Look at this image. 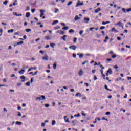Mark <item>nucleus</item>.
Listing matches in <instances>:
<instances>
[{"instance_id":"56","label":"nucleus","mask_w":131,"mask_h":131,"mask_svg":"<svg viewBox=\"0 0 131 131\" xmlns=\"http://www.w3.org/2000/svg\"><path fill=\"white\" fill-rule=\"evenodd\" d=\"M17 17H22V14H17Z\"/></svg>"},{"instance_id":"28","label":"nucleus","mask_w":131,"mask_h":131,"mask_svg":"<svg viewBox=\"0 0 131 131\" xmlns=\"http://www.w3.org/2000/svg\"><path fill=\"white\" fill-rule=\"evenodd\" d=\"M26 85L27 86H29L30 85V81H28V82H27V83H26Z\"/></svg>"},{"instance_id":"37","label":"nucleus","mask_w":131,"mask_h":131,"mask_svg":"<svg viewBox=\"0 0 131 131\" xmlns=\"http://www.w3.org/2000/svg\"><path fill=\"white\" fill-rule=\"evenodd\" d=\"M30 10V7H29V6H27L26 11H29Z\"/></svg>"},{"instance_id":"2","label":"nucleus","mask_w":131,"mask_h":131,"mask_svg":"<svg viewBox=\"0 0 131 131\" xmlns=\"http://www.w3.org/2000/svg\"><path fill=\"white\" fill-rule=\"evenodd\" d=\"M46 12V11H45V10L41 9L40 10V17L41 18L42 17V16L45 15V12Z\"/></svg>"},{"instance_id":"34","label":"nucleus","mask_w":131,"mask_h":131,"mask_svg":"<svg viewBox=\"0 0 131 131\" xmlns=\"http://www.w3.org/2000/svg\"><path fill=\"white\" fill-rule=\"evenodd\" d=\"M55 124H56V121L55 120H53L52 121V125H55Z\"/></svg>"},{"instance_id":"50","label":"nucleus","mask_w":131,"mask_h":131,"mask_svg":"<svg viewBox=\"0 0 131 131\" xmlns=\"http://www.w3.org/2000/svg\"><path fill=\"white\" fill-rule=\"evenodd\" d=\"M100 72H101L102 75H103L104 74V71H103V70H100Z\"/></svg>"},{"instance_id":"22","label":"nucleus","mask_w":131,"mask_h":131,"mask_svg":"<svg viewBox=\"0 0 131 131\" xmlns=\"http://www.w3.org/2000/svg\"><path fill=\"white\" fill-rule=\"evenodd\" d=\"M13 32H14V29H11V30H8V33H13Z\"/></svg>"},{"instance_id":"8","label":"nucleus","mask_w":131,"mask_h":131,"mask_svg":"<svg viewBox=\"0 0 131 131\" xmlns=\"http://www.w3.org/2000/svg\"><path fill=\"white\" fill-rule=\"evenodd\" d=\"M24 42L23 41H20V42H18L17 43V45H14V47H16V46H19L20 45H23Z\"/></svg>"},{"instance_id":"49","label":"nucleus","mask_w":131,"mask_h":131,"mask_svg":"<svg viewBox=\"0 0 131 131\" xmlns=\"http://www.w3.org/2000/svg\"><path fill=\"white\" fill-rule=\"evenodd\" d=\"M45 107L46 108H49L50 107V104H45Z\"/></svg>"},{"instance_id":"57","label":"nucleus","mask_w":131,"mask_h":131,"mask_svg":"<svg viewBox=\"0 0 131 131\" xmlns=\"http://www.w3.org/2000/svg\"><path fill=\"white\" fill-rule=\"evenodd\" d=\"M106 115H110V112H107L106 113H105Z\"/></svg>"},{"instance_id":"14","label":"nucleus","mask_w":131,"mask_h":131,"mask_svg":"<svg viewBox=\"0 0 131 131\" xmlns=\"http://www.w3.org/2000/svg\"><path fill=\"white\" fill-rule=\"evenodd\" d=\"M25 72V70H21L19 71V74H21V75L24 74Z\"/></svg>"},{"instance_id":"61","label":"nucleus","mask_w":131,"mask_h":131,"mask_svg":"<svg viewBox=\"0 0 131 131\" xmlns=\"http://www.w3.org/2000/svg\"><path fill=\"white\" fill-rule=\"evenodd\" d=\"M128 80H131V77H127Z\"/></svg>"},{"instance_id":"39","label":"nucleus","mask_w":131,"mask_h":131,"mask_svg":"<svg viewBox=\"0 0 131 131\" xmlns=\"http://www.w3.org/2000/svg\"><path fill=\"white\" fill-rule=\"evenodd\" d=\"M26 32H29L31 31V29H26Z\"/></svg>"},{"instance_id":"16","label":"nucleus","mask_w":131,"mask_h":131,"mask_svg":"<svg viewBox=\"0 0 131 131\" xmlns=\"http://www.w3.org/2000/svg\"><path fill=\"white\" fill-rule=\"evenodd\" d=\"M110 23V21H103L102 22V25H106V24H109Z\"/></svg>"},{"instance_id":"13","label":"nucleus","mask_w":131,"mask_h":131,"mask_svg":"<svg viewBox=\"0 0 131 131\" xmlns=\"http://www.w3.org/2000/svg\"><path fill=\"white\" fill-rule=\"evenodd\" d=\"M66 37H67V35H65L61 37V39H63L64 41H66Z\"/></svg>"},{"instance_id":"43","label":"nucleus","mask_w":131,"mask_h":131,"mask_svg":"<svg viewBox=\"0 0 131 131\" xmlns=\"http://www.w3.org/2000/svg\"><path fill=\"white\" fill-rule=\"evenodd\" d=\"M32 69H33V68L31 67L30 68H29L28 70V72H29L30 71H31V70H32Z\"/></svg>"},{"instance_id":"1","label":"nucleus","mask_w":131,"mask_h":131,"mask_svg":"<svg viewBox=\"0 0 131 131\" xmlns=\"http://www.w3.org/2000/svg\"><path fill=\"white\" fill-rule=\"evenodd\" d=\"M122 11H123L124 13H129V12H131V8H128V9H125V8H122Z\"/></svg>"},{"instance_id":"42","label":"nucleus","mask_w":131,"mask_h":131,"mask_svg":"<svg viewBox=\"0 0 131 131\" xmlns=\"http://www.w3.org/2000/svg\"><path fill=\"white\" fill-rule=\"evenodd\" d=\"M85 63H89L88 61H85L84 62L82 63V65H85Z\"/></svg>"},{"instance_id":"63","label":"nucleus","mask_w":131,"mask_h":131,"mask_svg":"<svg viewBox=\"0 0 131 131\" xmlns=\"http://www.w3.org/2000/svg\"><path fill=\"white\" fill-rule=\"evenodd\" d=\"M73 58H76V54H73Z\"/></svg>"},{"instance_id":"27","label":"nucleus","mask_w":131,"mask_h":131,"mask_svg":"<svg viewBox=\"0 0 131 131\" xmlns=\"http://www.w3.org/2000/svg\"><path fill=\"white\" fill-rule=\"evenodd\" d=\"M76 97H78V96L80 97H81V94H80V93H77L76 94Z\"/></svg>"},{"instance_id":"32","label":"nucleus","mask_w":131,"mask_h":131,"mask_svg":"<svg viewBox=\"0 0 131 131\" xmlns=\"http://www.w3.org/2000/svg\"><path fill=\"white\" fill-rule=\"evenodd\" d=\"M41 100H46V96L42 95L41 96Z\"/></svg>"},{"instance_id":"26","label":"nucleus","mask_w":131,"mask_h":131,"mask_svg":"<svg viewBox=\"0 0 131 131\" xmlns=\"http://www.w3.org/2000/svg\"><path fill=\"white\" fill-rule=\"evenodd\" d=\"M16 124L17 125H21V124H22V122H19V121H17V122H16Z\"/></svg>"},{"instance_id":"17","label":"nucleus","mask_w":131,"mask_h":131,"mask_svg":"<svg viewBox=\"0 0 131 131\" xmlns=\"http://www.w3.org/2000/svg\"><path fill=\"white\" fill-rule=\"evenodd\" d=\"M84 21H85V23H89V21H90V18L85 17L84 18Z\"/></svg>"},{"instance_id":"6","label":"nucleus","mask_w":131,"mask_h":131,"mask_svg":"<svg viewBox=\"0 0 131 131\" xmlns=\"http://www.w3.org/2000/svg\"><path fill=\"white\" fill-rule=\"evenodd\" d=\"M112 31L115 33H117V32H118V30H116L115 28L114 27L112 28Z\"/></svg>"},{"instance_id":"11","label":"nucleus","mask_w":131,"mask_h":131,"mask_svg":"<svg viewBox=\"0 0 131 131\" xmlns=\"http://www.w3.org/2000/svg\"><path fill=\"white\" fill-rule=\"evenodd\" d=\"M78 74L80 76L83 75V71H82V70L81 69L80 70V71L78 73Z\"/></svg>"},{"instance_id":"18","label":"nucleus","mask_w":131,"mask_h":131,"mask_svg":"<svg viewBox=\"0 0 131 131\" xmlns=\"http://www.w3.org/2000/svg\"><path fill=\"white\" fill-rule=\"evenodd\" d=\"M104 88L105 89V90H106V91H110V92H111L112 91V90H110L108 88L107 85H104Z\"/></svg>"},{"instance_id":"15","label":"nucleus","mask_w":131,"mask_h":131,"mask_svg":"<svg viewBox=\"0 0 131 131\" xmlns=\"http://www.w3.org/2000/svg\"><path fill=\"white\" fill-rule=\"evenodd\" d=\"M26 18H29L30 17V12H27L26 14Z\"/></svg>"},{"instance_id":"51","label":"nucleus","mask_w":131,"mask_h":131,"mask_svg":"<svg viewBox=\"0 0 131 131\" xmlns=\"http://www.w3.org/2000/svg\"><path fill=\"white\" fill-rule=\"evenodd\" d=\"M45 125H46V123H42L41 124V126H42V127H45Z\"/></svg>"},{"instance_id":"19","label":"nucleus","mask_w":131,"mask_h":131,"mask_svg":"<svg viewBox=\"0 0 131 131\" xmlns=\"http://www.w3.org/2000/svg\"><path fill=\"white\" fill-rule=\"evenodd\" d=\"M45 38L47 40H50V39H51V37L50 36H46Z\"/></svg>"},{"instance_id":"44","label":"nucleus","mask_w":131,"mask_h":131,"mask_svg":"<svg viewBox=\"0 0 131 131\" xmlns=\"http://www.w3.org/2000/svg\"><path fill=\"white\" fill-rule=\"evenodd\" d=\"M60 34L61 35L65 34V33L63 31L60 30Z\"/></svg>"},{"instance_id":"55","label":"nucleus","mask_w":131,"mask_h":131,"mask_svg":"<svg viewBox=\"0 0 131 131\" xmlns=\"http://www.w3.org/2000/svg\"><path fill=\"white\" fill-rule=\"evenodd\" d=\"M18 116H21V113L20 112H18Z\"/></svg>"},{"instance_id":"30","label":"nucleus","mask_w":131,"mask_h":131,"mask_svg":"<svg viewBox=\"0 0 131 131\" xmlns=\"http://www.w3.org/2000/svg\"><path fill=\"white\" fill-rule=\"evenodd\" d=\"M119 80H121V78L118 77L117 79H116L115 81H119Z\"/></svg>"},{"instance_id":"24","label":"nucleus","mask_w":131,"mask_h":131,"mask_svg":"<svg viewBox=\"0 0 131 131\" xmlns=\"http://www.w3.org/2000/svg\"><path fill=\"white\" fill-rule=\"evenodd\" d=\"M55 46H56V44L54 43H51L50 44V47H51V48H54Z\"/></svg>"},{"instance_id":"54","label":"nucleus","mask_w":131,"mask_h":131,"mask_svg":"<svg viewBox=\"0 0 131 131\" xmlns=\"http://www.w3.org/2000/svg\"><path fill=\"white\" fill-rule=\"evenodd\" d=\"M3 4H4V5H7V4H8V1H5L3 3Z\"/></svg>"},{"instance_id":"35","label":"nucleus","mask_w":131,"mask_h":131,"mask_svg":"<svg viewBox=\"0 0 131 131\" xmlns=\"http://www.w3.org/2000/svg\"><path fill=\"white\" fill-rule=\"evenodd\" d=\"M60 28H61L60 27V26H57L55 28V30H57V29H60Z\"/></svg>"},{"instance_id":"9","label":"nucleus","mask_w":131,"mask_h":131,"mask_svg":"<svg viewBox=\"0 0 131 131\" xmlns=\"http://www.w3.org/2000/svg\"><path fill=\"white\" fill-rule=\"evenodd\" d=\"M80 17H78V15H76L74 18V20L77 21V20H80Z\"/></svg>"},{"instance_id":"36","label":"nucleus","mask_w":131,"mask_h":131,"mask_svg":"<svg viewBox=\"0 0 131 131\" xmlns=\"http://www.w3.org/2000/svg\"><path fill=\"white\" fill-rule=\"evenodd\" d=\"M53 68H54V69H56V68H57V64L56 63H54L53 64Z\"/></svg>"},{"instance_id":"29","label":"nucleus","mask_w":131,"mask_h":131,"mask_svg":"<svg viewBox=\"0 0 131 131\" xmlns=\"http://www.w3.org/2000/svg\"><path fill=\"white\" fill-rule=\"evenodd\" d=\"M69 29V28L68 27H64L62 28L63 30H67Z\"/></svg>"},{"instance_id":"10","label":"nucleus","mask_w":131,"mask_h":131,"mask_svg":"<svg viewBox=\"0 0 131 131\" xmlns=\"http://www.w3.org/2000/svg\"><path fill=\"white\" fill-rule=\"evenodd\" d=\"M100 11H101V8H98L97 9H96L95 10L94 13H98V12H100Z\"/></svg>"},{"instance_id":"7","label":"nucleus","mask_w":131,"mask_h":131,"mask_svg":"<svg viewBox=\"0 0 131 131\" xmlns=\"http://www.w3.org/2000/svg\"><path fill=\"white\" fill-rule=\"evenodd\" d=\"M64 121L65 122H67L68 123H69L70 121H69V119L67 118V116H64Z\"/></svg>"},{"instance_id":"48","label":"nucleus","mask_w":131,"mask_h":131,"mask_svg":"<svg viewBox=\"0 0 131 131\" xmlns=\"http://www.w3.org/2000/svg\"><path fill=\"white\" fill-rule=\"evenodd\" d=\"M82 33H83V30H81L80 32H79V34L80 35H81L82 34Z\"/></svg>"},{"instance_id":"47","label":"nucleus","mask_w":131,"mask_h":131,"mask_svg":"<svg viewBox=\"0 0 131 131\" xmlns=\"http://www.w3.org/2000/svg\"><path fill=\"white\" fill-rule=\"evenodd\" d=\"M105 27L104 26H102L100 28V30H103V29H105Z\"/></svg>"},{"instance_id":"4","label":"nucleus","mask_w":131,"mask_h":131,"mask_svg":"<svg viewBox=\"0 0 131 131\" xmlns=\"http://www.w3.org/2000/svg\"><path fill=\"white\" fill-rule=\"evenodd\" d=\"M76 48H77L76 46H75L74 45L69 47V49L73 50L74 51H75V50H76Z\"/></svg>"},{"instance_id":"59","label":"nucleus","mask_w":131,"mask_h":131,"mask_svg":"<svg viewBox=\"0 0 131 131\" xmlns=\"http://www.w3.org/2000/svg\"><path fill=\"white\" fill-rule=\"evenodd\" d=\"M31 12L32 13H34V12H35V9H32Z\"/></svg>"},{"instance_id":"21","label":"nucleus","mask_w":131,"mask_h":131,"mask_svg":"<svg viewBox=\"0 0 131 131\" xmlns=\"http://www.w3.org/2000/svg\"><path fill=\"white\" fill-rule=\"evenodd\" d=\"M75 31L73 29H71L69 31V33H74Z\"/></svg>"},{"instance_id":"62","label":"nucleus","mask_w":131,"mask_h":131,"mask_svg":"<svg viewBox=\"0 0 131 131\" xmlns=\"http://www.w3.org/2000/svg\"><path fill=\"white\" fill-rule=\"evenodd\" d=\"M3 82H7V79H6V78H4V79H3Z\"/></svg>"},{"instance_id":"23","label":"nucleus","mask_w":131,"mask_h":131,"mask_svg":"<svg viewBox=\"0 0 131 131\" xmlns=\"http://www.w3.org/2000/svg\"><path fill=\"white\" fill-rule=\"evenodd\" d=\"M59 21L58 20H54L53 23L52 25H55V24H57V23H58Z\"/></svg>"},{"instance_id":"31","label":"nucleus","mask_w":131,"mask_h":131,"mask_svg":"<svg viewBox=\"0 0 131 131\" xmlns=\"http://www.w3.org/2000/svg\"><path fill=\"white\" fill-rule=\"evenodd\" d=\"M0 36H2V35H3V29L1 28L0 29Z\"/></svg>"},{"instance_id":"12","label":"nucleus","mask_w":131,"mask_h":131,"mask_svg":"<svg viewBox=\"0 0 131 131\" xmlns=\"http://www.w3.org/2000/svg\"><path fill=\"white\" fill-rule=\"evenodd\" d=\"M20 79H22V81L23 82H24V81H25V76H21L20 77Z\"/></svg>"},{"instance_id":"40","label":"nucleus","mask_w":131,"mask_h":131,"mask_svg":"<svg viewBox=\"0 0 131 131\" xmlns=\"http://www.w3.org/2000/svg\"><path fill=\"white\" fill-rule=\"evenodd\" d=\"M122 23L121 21H119L118 23L116 24V25H118L119 26H120L121 25Z\"/></svg>"},{"instance_id":"33","label":"nucleus","mask_w":131,"mask_h":131,"mask_svg":"<svg viewBox=\"0 0 131 131\" xmlns=\"http://www.w3.org/2000/svg\"><path fill=\"white\" fill-rule=\"evenodd\" d=\"M79 58L80 59H82V58H83V54H81L79 55Z\"/></svg>"},{"instance_id":"38","label":"nucleus","mask_w":131,"mask_h":131,"mask_svg":"<svg viewBox=\"0 0 131 131\" xmlns=\"http://www.w3.org/2000/svg\"><path fill=\"white\" fill-rule=\"evenodd\" d=\"M37 72H38V71H36L34 74H33L32 75V76H34V75H36L37 74Z\"/></svg>"},{"instance_id":"53","label":"nucleus","mask_w":131,"mask_h":131,"mask_svg":"<svg viewBox=\"0 0 131 131\" xmlns=\"http://www.w3.org/2000/svg\"><path fill=\"white\" fill-rule=\"evenodd\" d=\"M36 100H41V96H40L39 97H37Z\"/></svg>"},{"instance_id":"20","label":"nucleus","mask_w":131,"mask_h":131,"mask_svg":"<svg viewBox=\"0 0 131 131\" xmlns=\"http://www.w3.org/2000/svg\"><path fill=\"white\" fill-rule=\"evenodd\" d=\"M107 73H109L110 74H112V70L111 68L108 69V70L107 71Z\"/></svg>"},{"instance_id":"60","label":"nucleus","mask_w":131,"mask_h":131,"mask_svg":"<svg viewBox=\"0 0 131 131\" xmlns=\"http://www.w3.org/2000/svg\"><path fill=\"white\" fill-rule=\"evenodd\" d=\"M55 13H57L58 11H59V9H57V8H55Z\"/></svg>"},{"instance_id":"52","label":"nucleus","mask_w":131,"mask_h":131,"mask_svg":"<svg viewBox=\"0 0 131 131\" xmlns=\"http://www.w3.org/2000/svg\"><path fill=\"white\" fill-rule=\"evenodd\" d=\"M100 67L101 68L102 70H103V69H104L105 68L104 67H103V65L102 64H101Z\"/></svg>"},{"instance_id":"25","label":"nucleus","mask_w":131,"mask_h":131,"mask_svg":"<svg viewBox=\"0 0 131 131\" xmlns=\"http://www.w3.org/2000/svg\"><path fill=\"white\" fill-rule=\"evenodd\" d=\"M81 114L82 116H86V114L84 113V111H82Z\"/></svg>"},{"instance_id":"41","label":"nucleus","mask_w":131,"mask_h":131,"mask_svg":"<svg viewBox=\"0 0 131 131\" xmlns=\"http://www.w3.org/2000/svg\"><path fill=\"white\" fill-rule=\"evenodd\" d=\"M111 57H112L113 59H115V58H116V55L115 54V55H112V56H111Z\"/></svg>"},{"instance_id":"45","label":"nucleus","mask_w":131,"mask_h":131,"mask_svg":"<svg viewBox=\"0 0 131 131\" xmlns=\"http://www.w3.org/2000/svg\"><path fill=\"white\" fill-rule=\"evenodd\" d=\"M76 40H77V38H74V43H76Z\"/></svg>"},{"instance_id":"46","label":"nucleus","mask_w":131,"mask_h":131,"mask_svg":"<svg viewBox=\"0 0 131 131\" xmlns=\"http://www.w3.org/2000/svg\"><path fill=\"white\" fill-rule=\"evenodd\" d=\"M72 1H70V2H69L68 3V6H70V5H72Z\"/></svg>"},{"instance_id":"3","label":"nucleus","mask_w":131,"mask_h":131,"mask_svg":"<svg viewBox=\"0 0 131 131\" xmlns=\"http://www.w3.org/2000/svg\"><path fill=\"white\" fill-rule=\"evenodd\" d=\"M79 2H80V1L78 0L76 6V8H77V7H79V6H83V3H79Z\"/></svg>"},{"instance_id":"5","label":"nucleus","mask_w":131,"mask_h":131,"mask_svg":"<svg viewBox=\"0 0 131 131\" xmlns=\"http://www.w3.org/2000/svg\"><path fill=\"white\" fill-rule=\"evenodd\" d=\"M42 59L46 60V61H48V60H49V56L46 55L45 56L42 57Z\"/></svg>"},{"instance_id":"58","label":"nucleus","mask_w":131,"mask_h":131,"mask_svg":"<svg viewBox=\"0 0 131 131\" xmlns=\"http://www.w3.org/2000/svg\"><path fill=\"white\" fill-rule=\"evenodd\" d=\"M117 39L118 40H121V38L120 37H117Z\"/></svg>"},{"instance_id":"64","label":"nucleus","mask_w":131,"mask_h":131,"mask_svg":"<svg viewBox=\"0 0 131 131\" xmlns=\"http://www.w3.org/2000/svg\"><path fill=\"white\" fill-rule=\"evenodd\" d=\"M98 79V78H97V76H94V80H97Z\"/></svg>"}]
</instances>
